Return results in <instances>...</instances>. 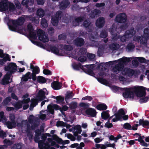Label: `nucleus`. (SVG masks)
Returning <instances> with one entry per match:
<instances>
[{
	"instance_id": "obj_19",
	"label": "nucleus",
	"mask_w": 149,
	"mask_h": 149,
	"mask_svg": "<svg viewBox=\"0 0 149 149\" xmlns=\"http://www.w3.org/2000/svg\"><path fill=\"white\" fill-rule=\"evenodd\" d=\"M86 113L91 117H94L96 116V112L95 110L92 108H89L86 110Z\"/></svg>"
},
{
	"instance_id": "obj_44",
	"label": "nucleus",
	"mask_w": 149,
	"mask_h": 149,
	"mask_svg": "<svg viewBox=\"0 0 149 149\" xmlns=\"http://www.w3.org/2000/svg\"><path fill=\"white\" fill-rule=\"evenodd\" d=\"M65 123L63 122L62 121H58L56 122V125L57 127L59 126H64L65 125Z\"/></svg>"
},
{
	"instance_id": "obj_38",
	"label": "nucleus",
	"mask_w": 149,
	"mask_h": 149,
	"mask_svg": "<svg viewBox=\"0 0 149 149\" xmlns=\"http://www.w3.org/2000/svg\"><path fill=\"white\" fill-rule=\"evenodd\" d=\"M47 140L48 142H46V143H48V144H49L50 145V146H53L56 145V142L54 141H52V139L51 138H48Z\"/></svg>"
},
{
	"instance_id": "obj_3",
	"label": "nucleus",
	"mask_w": 149,
	"mask_h": 149,
	"mask_svg": "<svg viewBox=\"0 0 149 149\" xmlns=\"http://www.w3.org/2000/svg\"><path fill=\"white\" fill-rule=\"evenodd\" d=\"M27 17L28 18L30 17L29 16L21 17L17 20H12V22L13 25L9 27L10 29L13 31H18V32L20 33H23V31L19 30V26L23 24L25 20V18Z\"/></svg>"
},
{
	"instance_id": "obj_34",
	"label": "nucleus",
	"mask_w": 149,
	"mask_h": 149,
	"mask_svg": "<svg viewBox=\"0 0 149 149\" xmlns=\"http://www.w3.org/2000/svg\"><path fill=\"white\" fill-rule=\"evenodd\" d=\"M143 138L142 137H141L140 135H139V138L138 139H137V141L138 140L139 141L142 146L146 147L147 146V144L143 141Z\"/></svg>"
},
{
	"instance_id": "obj_26",
	"label": "nucleus",
	"mask_w": 149,
	"mask_h": 149,
	"mask_svg": "<svg viewBox=\"0 0 149 149\" xmlns=\"http://www.w3.org/2000/svg\"><path fill=\"white\" fill-rule=\"evenodd\" d=\"M70 5V3L68 0H65L61 2L60 5V8L61 9H64Z\"/></svg>"
},
{
	"instance_id": "obj_63",
	"label": "nucleus",
	"mask_w": 149,
	"mask_h": 149,
	"mask_svg": "<svg viewBox=\"0 0 149 149\" xmlns=\"http://www.w3.org/2000/svg\"><path fill=\"white\" fill-rule=\"evenodd\" d=\"M95 6L97 8H100L104 7L105 6V3H96L95 5Z\"/></svg>"
},
{
	"instance_id": "obj_8",
	"label": "nucleus",
	"mask_w": 149,
	"mask_h": 149,
	"mask_svg": "<svg viewBox=\"0 0 149 149\" xmlns=\"http://www.w3.org/2000/svg\"><path fill=\"white\" fill-rule=\"evenodd\" d=\"M37 35L39 39L44 42H47L49 39L47 36L41 30H39L37 32Z\"/></svg>"
},
{
	"instance_id": "obj_9",
	"label": "nucleus",
	"mask_w": 149,
	"mask_h": 149,
	"mask_svg": "<svg viewBox=\"0 0 149 149\" xmlns=\"http://www.w3.org/2000/svg\"><path fill=\"white\" fill-rule=\"evenodd\" d=\"M124 28L122 27H121L120 29L118 28L116 29V27L113 26L112 28H111L109 29V31L110 32L111 35H112V39L113 40H116L118 37L117 36V33H118L121 31V29H124Z\"/></svg>"
},
{
	"instance_id": "obj_62",
	"label": "nucleus",
	"mask_w": 149,
	"mask_h": 149,
	"mask_svg": "<svg viewBox=\"0 0 149 149\" xmlns=\"http://www.w3.org/2000/svg\"><path fill=\"white\" fill-rule=\"evenodd\" d=\"M33 73L38 74L39 72V68L37 66L35 67V68L33 70Z\"/></svg>"
},
{
	"instance_id": "obj_61",
	"label": "nucleus",
	"mask_w": 149,
	"mask_h": 149,
	"mask_svg": "<svg viewBox=\"0 0 149 149\" xmlns=\"http://www.w3.org/2000/svg\"><path fill=\"white\" fill-rule=\"evenodd\" d=\"M87 55L88 58L91 60L94 59L95 57V56L94 54H88Z\"/></svg>"
},
{
	"instance_id": "obj_29",
	"label": "nucleus",
	"mask_w": 149,
	"mask_h": 149,
	"mask_svg": "<svg viewBox=\"0 0 149 149\" xmlns=\"http://www.w3.org/2000/svg\"><path fill=\"white\" fill-rule=\"evenodd\" d=\"M6 125L8 128L10 129L16 126V124L15 121L11 122L8 121L6 123Z\"/></svg>"
},
{
	"instance_id": "obj_14",
	"label": "nucleus",
	"mask_w": 149,
	"mask_h": 149,
	"mask_svg": "<svg viewBox=\"0 0 149 149\" xmlns=\"http://www.w3.org/2000/svg\"><path fill=\"white\" fill-rule=\"evenodd\" d=\"M122 73L124 75L131 77L134 74L135 72L131 69L125 68L123 70Z\"/></svg>"
},
{
	"instance_id": "obj_57",
	"label": "nucleus",
	"mask_w": 149,
	"mask_h": 149,
	"mask_svg": "<svg viewBox=\"0 0 149 149\" xmlns=\"http://www.w3.org/2000/svg\"><path fill=\"white\" fill-rule=\"evenodd\" d=\"M78 60L81 62H84L86 60V58L84 56H82L79 57Z\"/></svg>"
},
{
	"instance_id": "obj_46",
	"label": "nucleus",
	"mask_w": 149,
	"mask_h": 149,
	"mask_svg": "<svg viewBox=\"0 0 149 149\" xmlns=\"http://www.w3.org/2000/svg\"><path fill=\"white\" fill-rule=\"evenodd\" d=\"M134 47V45L132 43H129L128 45L127 49H128V51H130L133 49Z\"/></svg>"
},
{
	"instance_id": "obj_48",
	"label": "nucleus",
	"mask_w": 149,
	"mask_h": 149,
	"mask_svg": "<svg viewBox=\"0 0 149 149\" xmlns=\"http://www.w3.org/2000/svg\"><path fill=\"white\" fill-rule=\"evenodd\" d=\"M3 142L4 144L6 145L5 146H9L13 143V142L11 141H10L7 139H5L4 140Z\"/></svg>"
},
{
	"instance_id": "obj_56",
	"label": "nucleus",
	"mask_w": 149,
	"mask_h": 149,
	"mask_svg": "<svg viewBox=\"0 0 149 149\" xmlns=\"http://www.w3.org/2000/svg\"><path fill=\"white\" fill-rule=\"evenodd\" d=\"M98 11L99 12L100 11L99 10H95L93 11H92V14H91V15H90V17L92 18L95 17V15L97 14V12Z\"/></svg>"
},
{
	"instance_id": "obj_41",
	"label": "nucleus",
	"mask_w": 149,
	"mask_h": 149,
	"mask_svg": "<svg viewBox=\"0 0 149 149\" xmlns=\"http://www.w3.org/2000/svg\"><path fill=\"white\" fill-rule=\"evenodd\" d=\"M77 103L75 102H72L70 104V107L71 109H75L77 107Z\"/></svg>"
},
{
	"instance_id": "obj_6",
	"label": "nucleus",
	"mask_w": 149,
	"mask_h": 149,
	"mask_svg": "<svg viewBox=\"0 0 149 149\" xmlns=\"http://www.w3.org/2000/svg\"><path fill=\"white\" fill-rule=\"evenodd\" d=\"M28 95L26 94L23 96L22 98L23 100L21 101H19L17 102L14 105L15 108L18 109L22 107V103H28L30 101V98H28Z\"/></svg>"
},
{
	"instance_id": "obj_16",
	"label": "nucleus",
	"mask_w": 149,
	"mask_h": 149,
	"mask_svg": "<svg viewBox=\"0 0 149 149\" xmlns=\"http://www.w3.org/2000/svg\"><path fill=\"white\" fill-rule=\"evenodd\" d=\"M132 58L123 57L122 58L119 59L118 60V64L122 67L124 64L128 63L131 60Z\"/></svg>"
},
{
	"instance_id": "obj_30",
	"label": "nucleus",
	"mask_w": 149,
	"mask_h": 149,
	"mask_svg": "<svg viewBox=\"0 0 149 149\" xmlns=\"http://www.w3.org/2000/svg\"><path fill=\"white\" fill-rule=\"evenodd\" d=\"M31 104L30 107L29 109L31 110H32L33 108L37 104L38 102L37 100L35 99H33L31 100Z\"/></svg>"
},
{
	"instance_id": "obj_49",
	"label": "nucleus",
	"mask_w": 149,
	"mask_h": 149,
	"mask_svg": "<svg viewBox=\"0 0 149 149\" xmlns=\"http://www.w3.org/2000/svg\"><path fill=\"white\" fill-rule=\"evenodd\" d=\"M107 33L106 31H103L101 32L100 36L101 38H105L107 37Z\"/></svg>"
},
{
	"instance_id": "obj_52",
	"label": "nucleus",
	"mask_w": 149,
	"mask_h": 149,
	"mask_svg": "<svg viewBox=\"0 0 149 149\" xmlns=\"http://www.w3.org/2000/svg\"><path fill=\"white\" fill-rule=\"evenodd\" d=\"M29 0H23L22 2V4L24 6H25L26 8L28 7V4L29 3Z\"/></svg>"
},
{
	"instance_id": "obj_37",
	"label": "nucleus",
	"mask_w": 149,
	"mask_h": 149,
	"mask_svg": "<svg viewBox=\"0 0 149 149\" xmlns=\"http://www.w3.org/2000/svg\"><path fill=\"white\" fill-rule=\"evenodd\" d=\"M122 68V67L120 65H119L118 64L113 68V72H117L118 71H119L121 70Z\"/></svg>"
},
{
	"instance_id": "obj_40",
	"label": "nucleus",
	"mask_w": 149,
	"mask_h": 149,
	"mask_svg": "<svg viewBox=\"0 0 149 149\" xmlns=\"http://www.w3.org/2000/svg\"><path fill=\"white\" fill-rule=\"evenodd\" d=\"M37 81L39 82L45 83L46 82L45 78L43 77L39 76L37 77Z\"/></svg>"
},
{
	"instance_id": "obj_1",
	"label": "nucleus",
	"mask_w": 149,
	"mask_h": 149,
	"mask_svg": "<svg viewBox=\"0 0 149 149\" xmlns=\"http://www.w3.org/2000/svg\"><path fill=\"white\" fill-rule=\"evenodd\" d=\"M134 93L139 97H142L145 95V91L143 87L140 86H134L130 88H127L123 95L125 98H133Z\"/></svg>"
},
{
	"instance_id": "obj_42",
	"label": "nucleus",
	"mask_w": 149,
	"mask_h": 149,
	"mask_svg": "<svg viewBox=\"0 0 149 149\" xmlns=\"http://www.w3.org/2000/svg\"><path fill=\"white\" fill-rule=\"evenodd\" d=\"M74 129L77 131L78 133L80 134L82 131L81 126L79 125H77L75 126Z\"/></svg>"
},
{
	"instance_id": "obj_4",
	"label": "nucleus",
	"mask_w": 149,
	"mask_h": 149,
	"mask_svg": "<svg viewBox=\"0 0 149 149\" xmlns=\"http://www.w3.org/2000/svg\"><path fill=\"white\" fill-rule=\"evenodd\" d=\"M149 37V28H146L144 29L142 37L135 36L133 40L145 45H146Z\"/></svg>"
},
{
	"instance_id": "obj_23",
	"label": "nucleus",
	"mask_w": 149,
	"mask_h": 149,
	"mask_svg": "<svg viewBox=\"0 0 149 149\" xmlns=\"http://www.w3.org/2000/svg\"><path fill=\"white\" fill-rule=\"evenodd\" d=\"M84 43V40L81 38H77L74 41L75 44L77 46H81L83 45Z\"/></svg>"
},
{
	"instance_id": "obj_2",
	"label": "nucleus",
	"mask_w": 149,
	"mask_h": 149,
	"mask_svg": "<svg viewBox=\"0 0 149 149\" xmlns=\"http://www.w3.org/2000/svg\"><path fill=\"white\" fill-rule=\"evenodd\" d=\"M36 135L34 140L36 142L38 143L40 149H48L49 148L50 145L48 143H44V141L46 139L47 136L45 134H42L41 136V140H39V136L41 134L40 130H36L35 132Z\"/></svg>"
},
{
	"instance_id": "obj_59",
	"label": "nucleus",
	"mask_w": 149,
	"mask_h": 149,
	"mask_svg": "<svg viewBox=\"0 0 149 149\" xmlns=\"http://www.w3.org/2000/svg\"><path fill=\"white\" fill-rule=\"evenodd\" d=\"M104 126L108 128H109L113 127V125L111 123H110L108 121L105 123Z\"/></svg>"
},
{
	"instance_id": "obj_36",
	"label": "nucleus",
	"mask_w": 149,
	"mask_h": 149,
	"mask_svg": "<svg viewBox=\"0 0 149 149\" xmlns=\"http://www.w3.org/2000/svg\"><path fill=\"white\" fill-rule=\"evenodd\" d=\"M102 118L104 119H106L108 118L109 116V114L108 111H105L102 112L101 113Z\"/></svg>"
},
{
	"instance_id": "obj_15",
	"label": "nucleus",
	"mask_w": 149,
	"mask_h": 149,
	"mask_svg": "<svg viewBox=\"0 0 149 149\" xmlns=\"http://www.w3.org/2000/svg\"><path fill=\"white\" fill-rule=\"evenodd\" d=\"M61 13L60 11L57 12L56 14V16L53 17L52 19V23L54 26H56L58 23L59 17Z\"/></svg>"
},
{
	"instance_id": "obj_17",
	"label": "nucleus",
	"mask_w": 149,
	"mask_h": 149,
	"mask_svg": "<svg viewBox=\"0 0 149 149\" xmlns=\"http://www.w3.org/2000/svg\"><path fill=\"white\" fill-rule=\"evenodd\" d=\"M138 124H135L134 126L132 127L130 124L128 123H126L123 125V127L127 130H137V127L138 126Z\"/></svg>"
},
{
	"instance_id": "obj_7",
	"label": "nucleus",
	"mask_w": 149,
	"mask_h": 149,
	"mask_svg": "<svg viewBox=\"0 0 149 149\" xmlns=\"http://www.w3.org/2000/svg\"><path fill=\"white\" fill-rule=\"evenodd\" d=\"M68 107L65 105L63 106L62 108H59V107L56 104H54L52 105H49L47 106L48 111L52 114H53L54 113V109H56V110H58V109H60L61 111H66L68 110Z\"/></svg>"
},
{
	"instance_id": "obj_51",
	"label": "nucleus",
	"mask_w": 149,
	"mask_h": 149,
	"mask_svg": "<svg viewBox=\"0 0 149 149\" xmlns=\"http://www.w3.org/2000/svg\"><path fill=\"white\" fill-rule=\"evenodd\" d=\"M79 105L80 107H82L84 109H86L89 106V105L88 104L83 102L80 103Z\"/></svg>"
},
{
	"instance_id": "obj_20",
	"label": "nucleus",
	"mask_w": 149,
	"mask_h": 149,
	"mask_svg": "<svg viewBox=\"0 0 149 149\" xmlns=\"http://www.w3.org/2000/svg\"><path fill=\"white\" fill-rule=\"evenodd\" d=\"M45 97V96L44 92L42 90H40L37 96V100H44Z\"/></svg>"
},
{
	"instance_id": "obj_31",
	"label": "nucleus",
	"mask_w": 149,
	"mask_h": 149,
	"mask_svg": "<svg viewBox=\"0 0 149 149\" xmlns=\"http://www.w3.org/2000/svg\"><path fill=\"white\" fill-rule=\"evenodd\" d=\"M74 95V94L72 93V92L67 93L65 97V100L67 103H68V100L71 98Z\"/></svg>"
},
{
	"instance_id": "obj_33",
	"label": "nucleus",
	"mask_w": 149,
	"mask_h": 149,
	"mask_svg": "<svg viewBox=\"0 0 149 149\" xmlns=\"http://www.w3.org/2000/svg\"><path fill=\"white\" fill-rule=\"evenodd\" d=\"M52 137L53 139L56 141L58 143L62 144L63 140L62 139L59 138L55 134L53 135Z\"/></svg>"
},
{
	"instance_id": "obj_12",
	"label": "nucleus",
	"mask_w": 149,
	"mask_h": 149,
	"mask_svg": "<svg viewBox=\"0 0 149 149\" xmlns=\"http://www.w3.org/2000/svg\"><path fill=\"white\" fill-rule=\"evenodd\" d=\"M27 31H28L29 34L30 36L33 39L36 38V36L35 31L34 30L32 26L30 24L27 25Z\"/></svg>"
},
{
	"instance_id": "obj_13",
	"label": "nucleus",
	"mask_w": 149,
	"mask_h": 149,
	"mask_svg": "<svg viewBox=\"0 0 149 149\" xmlns=\"http://www.w3.org/2000/svg\"><path fill=\"white\" fill-rule=\"evenodd\" d=\"M9 2L7 0H2L0 2V11H5L8 9Z\"/></svg>"
},
{
	"instance_id": "obj_24",
	"label": "nucleus",
	"mask_w": 149,
	"mask_h": 149,
	"mask_svg": "<svg viewBox=\"0 0 149 149\" xmlns=\"http://www.w3.org/2000/svg\"><path fill=\"white\" fill-rule=\"evenodd\" d=\"M139 124L146 128H149V122L148 121L144 120L143 119H140L139 120Z\"/></svg>"
},
{
	"instance_id": "obj_54",
	"label": "nucleus",
	"mask_w": 149,
	"mask_h": 149,
	"mask_svg": "<svg viewBox=\"0 0 149 149\" xmlns=\"http://www.w3.org/2000/svg\"><path fill=\"white\" fill-rule=\"evenodd\" d=\"M11 98L10 97H7L3 101V104L6 105L8 104L10 101Z\"/></svg>"
},
{
	"instance_id": "obj_50",
	"label": "nucleus",
	"mask_w": 149,
	"mask_h": 149,
	"mask_svg": "<svg viewBox=\"0 0 149 149\" xmlns=\"http://www.w3.org/2000/svg\"><path fill=\"white\" fill-rule=\"evenodd\" d=\"M56 102L57 103H59L63 101L64 100V98L61 96L56 97Z\"/></svg>"
},
{
	"instance_id": "obj_53",
	"label": "nucleus",
	"mask_w": 149,
	"mask_h": 149,
	"mask_svg": "<svg viewBox=\"0 0 149 149\" xmlns=\"http://www.w3.org/2000/svg\"><path fill=\"white\" fill-rule=\"evenodd\" d=\"M129 38H128L127 36L125 34V35L122 36L121 37L120 39L122 42H124L126 41V40H127Z\"/></svg>"
},
{
	"instance_id": "obj_25",
	"label": "nucleus",
	"mask_w": 149,
	"mask_h": 149,
	"mask_svg": "<svg viewBox=\"0 0 149 149\" xmlns=\"http://www.w3.org/2000/svg\"><path fill=\"white\" fill-rule=\"evenodd\" d=\"M52 87L55 90L60 89L62 86L61 84L58 81H54L52 84Z\"/></svg>"
},
{
	"instance_id": "obj_64",
	"label": "nucleus",
	"mask_w": 149,
	"mask_h": 149,
	"mask_svg": "<svg viewBox=\"0 0 149 149\" xmlns=\"http://www.w3.org/2000/svg\"><path fill=\"white\" fill-rule=\"evenodd\" d=\"M66 38V36L64 34L60 35L58 36V39L60 40H64Z\"/></svg>"
},
{
	"instance_id": "obj_58",
	"label": "nucleus",
	"mask_w": 149,
	"mask_h": 149,
	"mask_svg": "<svg viewBox=\"0 0 149 149\" xmlns=\"http://www.w3.org/2000/svg\"><path fill=\"white\" fill-rule=\"evenodd\" d=\"M34 120H35L34 116L33 115H30L28 121L29 123H33Z\"/></svg>"
},
{
	"instance_id": "obj_27",
	"label": "nucleus",
	"mask_w": 149,
	"mask_h": 149,
	"mask_svg": "<svg viewBox=\"0 0 149 149\" xmlns=\"http://www.w3.org/2000/svg\"><path fill=\"white\" fill-rule=\"evenodd\" d=\"M83 18L81 17H79L76 18L73 21V25L74 26H77L79 25V23L82 21Z\"/></svg>"
},
{
	"instance_id": "obj_18",
	"label": "nucleus",
	"mask_w": 149,
	"mask_h": 149,
	"mask_svg": "<svg viewBox=\"0 0 149 149\" xmlns=\"http://www.w3.org/2000/svg\"><path fill=\"white\" fill-rule=\"evenodd\" d=\"M105 23L104 19L103 17H100L97 19L96 25L97 27L101 28L104 26Z\"/></svg>"
},
{
	"instance_id": "obj_32",
	"label": "nucleus",
	"mask_w": 149,
	"mask_h": 149,
	"mask_svg": "<svg viewBox=\"0 0 149 149\" xmlns=\"http://www.w3.org/2000/svg\"><path fill=\"white\" fill-rule=\"evenodd\" d=\"M107 106L105 104H101L98 105L96 108L99 110H105L107 109Z\"/></svg>"
},
{
	"instance_id": "obj_10",
	"label": "nucleus",
	"mask_w": 149,
	"mask_h": 149,
	"mask_svg": "<svg viewBox=\"0 0 149 149\" xmlns=\"http://www.w3.org/2000/svg\"><path fill=\"white\" fill-rule=\"evenodd\" d=\"M17 67L16 64L11 63L8 64L5 68V70L8 71L9 74H10L15 72L17 70Z\"/></svg>"
},
{
	"instance_id": "obj_35",
	"label": "nucleus",
	"mask_w": 149,
	"mask_h": 149,
	"mask_svg": "<svg viewBox=\"0 0 149 149\" xmlns=\"http://www.w3.org/2000/svg\"><path fill=\"white\" fill-rule=\"evenodd\" d=\"M37 14L38 16L42 17H43L44 15L45 12L41 8H39L37 10Z\"/></svg>"
},
{
	"instance_id": "obj_11",
	"label": "nucleus",
	"mask_w": 149,
	"mask_h": 149,
	"mask_svg": "<svg viewBox=\"0 0 149 149\" xmlns=\"http://www.w3.org/2000/svg\"><path fill=\"white\" fill-rule=\"evenodd\" d=\"M127 20V16L124 13H121L118 15L115 19V21L120 23L125 22Z\"/></svg>"
},
{
	"instance_id": "obj_21",
	"label": "nucleus",
	"mask_w": 149,
	"mask_h": 149,
	"mask_svg": "<svg viewBox=\"0 0 149 149\" xmlns=\"http://www.w3.org/2000/svg\"><path fill=\"white\" fill-rule=\"evenodd\" d=\"M10 75L9 74V72H7L1 81V83L2 84H6L9 83V80L10 79Z\"/></svg>"
},
{
	"instance_id": "obj_47",
	"label": "nucleus",
	"mask_w": 149,
	"mask_h": 149,
	"mask_svg": "<svg viewBox=\"0 0 149 149\" xmlns=\"http://www.w3.org/2000/svg\"><path fill=\"white\" fill-rule=\"evenodd\" d=\"M52 51L54 54L58 55H60V54H59V51L58 49L55 47H53L51 49Z\"/></svg>"
},
{
	"instance_id": "obj_55",
	"label": "nucleus",
	"mask_w": 149,
	"mask_h": 149,
	"mask_svg": "<svg viewBox=\"0 0 149 149\" xmlns=\"http://www.w3.org/2000/svg\"><path fill=\"white\" fill-rule=\"evenodd\" d=\"M21 148V145L19 144H18L14 145L12 147V149H20Z\"/></svg>"
},
{
	"instance_id": "obj_5",
	"label": "nucleus",
	"mask_w": 149,
	"mask_h": 149,
	"mask_svg": "<svg viewBox=\"0 0 149 149\" xmlns=\"http://www.w3.org/2000/svg\"><path fill=\"white\" fill-rule=\"evenodd\" d=\"M125 114L124 111L123 109H120L118 113H115L113 116L110 117L109 119L113 118L112 121L113 122L117 121L122 118L124 120H126L128 119V116L127 115H125Z\"/></svg>"
},
{
	"instance_id": "obj_60",
	"label": "nucleus",
	"mask_w": 149,
	"mask_h": 149,
	"mask_svg": "<svg viewBox=\"0 0 149 149\" xmlns=\"http://www.w3.org/2000/svg\"><path fill=\"white\" fill-rule=\"evenodd\" d=\"M63 48L65 49L68 51L71 50L72 49V47L70 45L64 46Z\"/></svg>"
},
{
	"instance_id": "obj_28",
	"label": "nucleus",
	"mask_w": 149,
	"mask_h": 149,
	"mask_svg": "<svg viewBox=\"0 0 149 149\" xmlns=\"http://www.w3.org/2000/svg\"><path fill=\"white\" fill-rule=\"evenodd\" d=\"M31 78V73L28 72L25 75H24L22 78V80L24 81H26L28 79Z\"/></svg>"
},
{
	"instance_id": "obj_45",
	"label": "nucleus",
	"mask_w": 149,
	"mask_h": 149,
	"mask_svg": "<svg viewBox=\"0 0 149 149\" xmlns=\"http://www.w3.org/2000/svg\"><path fill=\"white\" fill-rule=\"evenodd\" d=\"M119 47V45L116 43H114L111 46V48L114 49H118Z\"/></svg>"
},
{
	"instance_id": "obj_39",
	"label": "nucleus",
	"mask_w": 149,
	"mask_h": 149,
	"mask_svg": "<svg viewBox=\"0 0 149 149\" xmlns=\"http://www.w3.org/2000/svg\"><path fill=\"white\" fill-rule=\"evenodd\" d=\"M41 24L42 26L44 28L47 27L48 26L47 21L44 18L42 19Z\"/></svg>"
},
{
	"instance_id": "obj_22",
	"label": "nucleus",
	"mask_w": 149,
	"mask_h": 149,
	"mask_svg": "<svg viewBox=\"0 0 149 149\" xmlns=\"http://www.w3.org/2000/svg\"><path fill=\"white\" fill-rule=\"evenodd\" d=\"M125 35L129 38L133 36L135 33V31L133 28H131L127 31L125 32Z\"/></svg>"
},
{
	"instance_id": "obj_43",
	"label": "nucleus",
	"mask_w": 149,
	"mask_h": 149,
	"mask_svg": "<svg viewBox=\"0 0 149 149\" xmlns=\"http://www.w3.org/2000/svg\"><path fill=\"white\" fill-rule=\"evenodd\" d=\"M65 136L72 141H74L76 139L75 138L70 134H65Z\"/></svg>"
}]
</instances>
